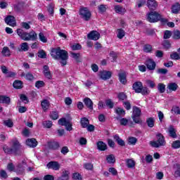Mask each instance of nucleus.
I'll return each instance as SVG.
<instances>
[{
  "mask_svg": "<svg viewBox=\"0 0 180 180\" xmlns=\"http://www.w3.org/2000/svg\"><path fill=\"white\" fill-rule=\"evenodd\" d=\"M158 91H159L160 94H164L165 92V84L159 83L158 84Z\"/></svg>",
  "mask_w": 180,
  "mask_h": 180,
  "instance_id": "obj_49",
  "label": "nucleus"
},
{
  "mask_svg": "<svg viewBox=\"0 0 180 180\" xmlns=\"http://www.w3.org/2000/svg\"><path fill=\"white\" fill-rule=\"evenodd\" d=\"M147 20L150 23H157V22H160L161 25L163 26H165V25H167V22H168V19L164 18L162 15L160 14L155 10L147 14Z\"/></svg>",
  "mask_w": 180,
  "mask_h": 180,
  "instance_id": "obj_3",
  "label": "nucleus"
},
{
  "mask_svg": "<svg viewBox=\"0 0 180 180\" xmlns=\"http://www.w3.org/2000/svg\"><path fill=\"white\" fill-rule=\"evenodd\" d=\"M169 136L172 139H176V130L174 128V126L170 125L169 128Z\"/></svg>",
  "mask_w": 180,
  "mask_h": 180,
  "instance_id": "obj_28",
  "label": "nucleus"
},
{
  "mask_svg": "<svg viewBox=\"0 0 180 180\" xmlns=\"http://www.w3.org/2000/svg\"><path fill=\"white\" fill-rule=\"evenodd\" d=\"M26 144L28 146V147H30V148H35V147H37L39 142H37V140H36L34 138L27 139L26 140Z\"/></svg>",
  "mask_w": 180,
  "mask_h": 180,
  "instance_id": "obj_17",
  "label": "nucleus"
},
{
  "mask_svg": "<svg viewBox=\"0 0 180 180\" xmlns=\"http://www.w3.org/2000/svg\"><path fill=\"white\" fill-rule=\"evenodd\" d=\"M150 89H148L147 86H143L141 89V91L139 92V94H141V95H143V96H147V95H150Z\"/></svg>",
  "mask_w": 180,
  "mask_h": 180,
  "instance_id": "obj_41",
  "label": "nucleus"
},
{
  "mask_svg": "<svg viewBox=\"0 0 180 180\" xmlns=\"http://www.w3.org/2000/svg\"><path fill=\"white\" fill-rule=\"evenodd\" d=\"M143 51L144 53H153V46L151 44H146L143 46Z\"/></svg>",
  "mask_w": 180,
  "mask_h": 180,
  "instance_id": "obj_40",
  "label": "nucleus"
},
{
  "mask_svg": "<svg viewBox=\"0 0 180 180\" xmlns=\"http://www.w3.org/2000/svg\"><path fill=\"white\" fill-rule=\"evenodd\" d=\"M1 53L4 57H10L11 56V50L8 46H4L1 51Z\"/></svg>",
  "mask_w": 180,
  "mask_h": 180,
  "instance_id": "obj_38",
  "label": "nucleus"
},
{
  "mask_svg": "<svg viewBox=\"0 0 180 180\" xmlns=\"http://www.w3.org/2000/svg\"><path fill=\"white\" fill-rule=\"evenodd\" d=\"M96 146L99 151H105V150H108V145H106V143L102 141H98Z\"/></svg>",
  "mask_w": 180,
  "mask_h": 180,
  "instance_id": "obj_21",
  "label": "nucleus"
},
{
  "mask_svg": "<svg viewBox=\"0 0 180 180\" xmlns=\"http://www.w3.org/2000/svg\"><path fill=\"white\" fill-rule=\"evenodd\" d=\"M172 112L175 115H180L179 106L174 105L172 108Z\"/></svg>",
  "mask_w": 180,
  "mask_h": 180,
  "instance_id": "obj_63",
  "label": "nucleus"
},
{
  "mask_svg": "<svg viewBox=\"0 0 180 180\" xmlns=\"http://www.w3.org/2000/svg\"><path fill=\"white\" fill-rule=\"evenodd\" d=\"M118 79L122 85H126L127 84V74H126V72L118 73Z\"/></svg>",
  "mask_w": 180,
  "mask_h": 180,
  "instance_id": "obj_13",
  "label": "nucleus"
},
{
  "mask_svg": "<svg viewBox=\"0 0 180 180\" xmlns=\"http://www.w3.org/2000/svg\"><path fill=\"white\" fill-rule=\"evenodd\" d=\"M117 37L120 39H123L124 36H126V32L124 30L120 28L117 30Z\"/></svg>",
  "mask_w": 180,
  "mask_h": 180,
  "instance_id": "obj_37",
  "label": "nucleus"
},
{
  "mask_svg": "<svg viewBox=\"0 0 180 180\" xmlns=\"http://www.w3.org/2000/svg\"><path fill=\"white\" fill-rule=\"evenodd\" d=\"M115 112L119 116V117H124L126 115V110L120 107L117 108Z\"/></svg>",
  "mask_w": 180,
  "mask_h": 180,
  "instance_id": "obj_30",
  "label": "nucleus"
},
{
  "mask_svg": "<svg viewBox=\"0 0 180 180\" xmlns=\"http://www.w3.org/2000/svg\"><path fill=\"white\" fill-rule=\"evenodd\" d=\"M180 11V4L179 3H175L172 6V13H175L176 15L179 13Z\"/></svg>",
  "mask_w": 180,
  "mask_h": 180,
  "instance_id": "obj_31",
  "label": "nucleus"
},
{
  "mask_svg": "<svg viewBox=\"0 0 180 180\" xmlns=\"http://www.w3.org/2000/svg\"><path fill=\"white\" fill-rule=\"evenodd\" d=\"M131 116H141V110L137 106L133 107V113Z\"/></svg>",
  "mask_w": 180,
  "mask_h": 180,
  "instance_id": "obj_39",
  "label": "nucleus"
},
{
  "mask_svg": "<svg viewBox=\"0 0 180 180\" xmlns=\"http://www.w3.org/2000/svg\"><path fill=\"white\" fill-rule=\"evenodd\" d=\"M114 9L116 13H119L120 15H124L126 13V8L119 5L115 6Z\"/></svg>",
  "mask_w": 180,
  "mask_h": 180,
  "instance_id": "obj_26",
  "label": "nucleus"
},
{
  "mask_svg": "<svg viewBox=\"0 0 180 180\" xmlns=\"http://www.w3.org/2000/svg\"><path fill=\"white\" fill-rule=\"evenodd\" d=\"M39 37L40 41H41L42 43H47V37L44 36V34L43 32L39 33Z\"/></svg>",
  "mask_w": 180,
  "mask_h": 180,
  "instance_id": "obj_54",
  "label": "nucleus"
},
{
  "mask_svg": "<svg viewBox=\"0 0 180 180\" xmlns=\"http://www.w3.org/2000/svg\"><path fill=\"white\" fill-rule=\"evenodd\" d=\"M87 39L89 40H99L101 39V34L96 30H92L87 34Z\"/></svg>",
  "mask_w": 180,
  "mask_h": 180,
  "instance_id": "obj_8",
  "label": "nucleus"
},
{
  "mask_svg": "<svg viewBox=\"0 0 180 180\" xmlns=\"http://www.w3.org/2000/svg\"><path fill=\"white\" fill-rule=\"evenodd\" d=\"M44 85H45L44 82L41 80H38L35 82V87L37 88L38 89H40V88H43Z\"/></svg>",
  "mask_w": 180,
  "mask_h": 180,
  "instance_id": "obj_58",
  "label": "nucleus"
},
{
  "mask_svg": "<svg viewBox=\"0 0 180 180\" xmlns=\"http://www.w3.org/2000/svg\"><path fill=\"white\" fill-rule=\"evenodd\" d=\"M6 25L15 27L16 26V18L13 15H7L4 19Z\"/></svg>",
  "mask_w": 180,
  "mask_h": 180,
  "instance_id": "obj_9",
  "label": "nucleus"
},
{
  "mask_svg": "<svg viewBox=\"0 0 180 180\" xmlns=\"http://www.w3.org/2000/svg\"><path fill=\"white\" fill-rule=\"evenodd\" d=\"M41 106L44 112H47V110H49V108H50V101H49L47 99H44L41 102Z\"/></svg>",
  "mask_w": 180,
  "mask_h": 180,
  "instance_id": "obj_22",
  "label": "nucleus"
},
{
  "mask_svg": "<svg viewBox=\"0 0 180 180\" xmlns=\"http://www.w3.org/2000/svg\"><path fill=\"white\" fill-rule=\"evenodd\" d=\"M106 160L108 164H115L116 162V158H115V155H109L106 158Z\"/></svg>",
  "mask_w": 180,
  "mask_h": 180,
  "instance_id": "obj_44",
  "label": "nucleus"
},
{
  "mask_svg": "<svg viewBox=\"0 0 180 180\" xmlns=\"http://www.w3.org/2000/svg\"><path fill=\"white\" fill-rule=\"evenodd\" d=\"M145 65L149 71H154L155 67H157V63L154 61V59L148 58L145 61Z\"/></svg>",
  "mask_w": 180,
  "mask_h": 180,
  "instance_id": "obj_7",
  "label": "nucleus"
},
{
  "mask_svg": "<svg viewBox=\"0 0 180 180\" xmlns=\"http://www.w3.org/2000/svg\"><path fill=\"white\" fill-rule=\"evenodd\" d=\"M83 102L87 109H89V110H94V102L91 98L86 97L84 98Z\"/></svg>",
  "mask_w": 180,
  "mask_h": 180,
  "instance_id": "obj_15",
  "label": "nucleus"
},
{
  "mask_svg": "<svg viewBox=\"0 0 180 180\" xmlns=\"http://www.w3.org/2000/svg\"><path fill=\"white\" fill-rule=\"evenodd\" d=\"M22 85H23V82L20 80H15L13 84V86L15 89H22V88L23 87Z\"/></svg>",
  "mask_w": 180,
  "mask_h": 180,
  "instance_id": "obj_33",
  "label": "nucleus"
},
{
  "mask_svg": "<svg viewBox=\"0 0 180 180\" xmlns=\"http://www.w3.org/2000/svg\"><path fill=\"white\" fill-rule=\"evenodd\" d=\"M147 4V0H138L136 2V5L138 8H142V6H144Z\"/></svg>",
  "mask_w": 180,
  "mask_h": 180,
  "instance_id": "obj_62",
  "label": "nucleus"
},
{
  "mask_svg": "<svg viewBox=\"0 0 180 180\" xmlns=\"http://www.w3.org/2000/svg\"><path fill=\"white\" fill-rule=\"evenodd\" d=\"M146 124L148 125V127H150V129H153L155 124V120L154 117H148L146 119Z\"/></svg>",
  "mask_w": 180,
  "mask_h": 180,
  "instance_id": "obj_29",
  "label": "nucleus"
},
{
  "mask_svg": "<svg viewBox=\"0 0 180 180\" xmlns=\"http://www.w3.org/2000/svg\"><path fill=\"white\" fill-rule=\"evenodd\" d=\"M70 178V172L64 170L60 176L58 177L57 180H68Z\"/></svg>",
  "mask_w": 180,
  "mask_h": 180,
  "instance_id": "obj_24",
  "label": "nucleus"
},
{
  "mask_svg": "<svg viewBox=\"0 0 180 180\" xmlns=\"http://www.w3.org/2000/svg\"><path fill=\"white\" fill-rule=\"evenodd\" d=\"M80 124L82 129H86V127H88V125L89 124V120H88V118L86 117L81 118Z\"/></svg>",
  "mask_w": 180,
  "mask_h": 180,
  "instance_id": "obj_32",
  "label": "nucleus"
},
{
  "mask_svg": "<svg viewBox=\"0 0 180 180\" xmlns=\"http://www.w3.org/2000/svg\"><path fill=\"white\" fill-rule=\"evenodd\" d=\"M172 148H174L175 150L180 148V141L177 140V141H173L172 143Z\"/></svg>",
  "mask_w": 180,
  "mask_h": 180,
  "instance_id": "obj_56",
  "label": "nucleus"
},
{
  "mask_svg": "<svg viewBox=\"0 0 180 180\" xmlns=\"http://www.w3.org/2000/svg\"><path fill=\"white\" fill-rule=\"evenodd\" d=\"M157 141H150L149 144L153 148H160V147H162V146H165V137L162 134L159 133L156 135Z\"/></svg>",
  "mask_w": 180,
  "mask_h": 180,
  "instance_id": "obj_5",
  "label": "nucleus"
},
{
  "mask_svg": "<svg viewBox=\"0 0 180 180\" xmlns=\"http://www.w3.org/2000/svg\"><path fill=\"white\" fill-rule=\"evenodd\" d=\"M157 74H160L161 75H166L168 73V70L165 68H159L156 71Z\"/></svg>",
  "mask_w": 180,
  "mask_h": 180,
  "instance_id": "obj_55",
  "label": "nucleus"
},
{
  "mask_svg": "<svg viewBox=\"0 0 180 180\" xmlns=\"http://www.w3.org/2000/svg\"><path fill=\"white\" fill-rule=\"evenodd\" d=\"M117 98L120 102L124 103V101H127V94L124 92H120L117 94Z\"/></svg>",
  "mask_w": 180,
  "mask_h": 180,
  "instance_id": "obj_23",
  "label": "nucleus"
},
{
  "mask_svg": "<svg viewBox=\"0 0 180 180\" xmlns=\"http://www.w3.org/2000/svg\"><path fill=\"white\" fill-rule=\"evenodd\" d=\"M11 97L5 95H0V103L9 105H11Z\"/></svg>",
  "mask_w": 180,
  "mask_h": 180,
  "instance_id": "obj_19",
  "label": "nucleus"
},
{
  "mask_svg": "<svg viewBox=\"0 0 180 180\" xmlns=\"http://www.w3.org/2000/svg\"><path fill=\"white\" fill-rule=\"evenodd\" d=\"M167 89H169V91L175 92L178 89V84L175 82L169 83Z\"/></svg>",
  "mask_w": 180,
  "mask_h": 180,
  "instance_id": "obj_34",
  "label": "nucleus"
},
{
  "mask_svg": "<svg viewBox=\"0 0 180 180\" xmlns=\"http://www.w3.org/2000/svg\"><path fill=\"white\" fill-rule=\"evenodd\" d=\"M37 57H39V58H47V53L44 50L41 49L37 53Z\"/></svg>",
  "mask_w": 180,
  "mask_h": 180,
  "instance_id": "obj_47",
  "label": "nucleus"
},
{
  "mask_svg": "<svg viewBox=\"0 0 180 180\" xmlns=\"http://www.w3.org/2000/svg\"><path fill=\"white\" fill-rule=\"evenodd\" d=\"M79 15L81 16L82 19L86 22H88V20H90L92 14L88 8L84 7L79 9Z\"/></svg>",
  "mask_w": 180,
  "mask_h": 180,
  "instance_id": "obj_6",
  "label": "nucleus"
},
{
  "mask_svg": "<svg viewBox=\"0 0 180 180\" xmlns=\"http://www.w3.org/2000/svg\"><path fill=\"white\" fill-rule=\"evenodd\" d=\"M46 167L49 169H53L54 171H58L60 168V163L57 161H51L47 165Z\"/></svg>",
  "mask_w": 180,
  "mask_h": 180,
  "instance_id": "obj_11",
  "label": "nucleus"
},
{
  "mask_svg": "<svg viewBox=\"0 0 180 180\" xmlns=\"http://www.w3.org/2000/svg\"><path fill=\"white\" fill-rule=\"evenodd\" d=\"M17 34L20 39L25 41H29L30 40H32V41H36V40H37V33H36L33 30L29 33L23 31L22 29H18Z\"/></svg>",
  "mask_w": 180,
  "mask_h": 180,
  "instance_id": "obj_4",
  "label": "nucleus"
},
{
  "mask_svg": "<svg viewBox=\"0 0 180 180\" xmlns=\"http://www.w3.org/2000/svg\"><path fill=\"white\" fill-rule=\"evenodd\" d=\"M100 78H101V79H103V81L110 79V78H112V72L108 70L101 71Z\"/></svg>",
  "mask_w": 180,
  "mask_h": 180,
  "instance_id": "obj_12",
  "label": "nucleus"
},
{
  "mask_svg": "<svg viewBox=\"0 0 180 180\" xmlns=\"http://www.w3.org/2000/svg\"><path fill=\"white\" fill-rule=\"evenodd\" d=\"M147 6L150 9V11H155L157 7L158 6V4L155 0H148L147 1Z\"/></svg>",
  "mask_w": 180,
  "mask_h": 180,
  "instance_id": "obj_14",
  "label": "nucleus"
},
{
  "mask_svg": "<svg viewBox=\"0 0 180 180\" xmlns=\"http://www.w3.org/2000/svg\"><path fill=\"white\" fill-rule=\"evenodd\" d=\"M114 139L115 141L117 143L118 146H120L121 147H124V146H126V143H124V141L120 139V137L118 135H115L114 136Z\"/></svg>",
  "mask_w": 180,
  "mask_h": 180,
  "instance_id": "obj_35",
  "label": "nucleus"
},
{
  "mask_svg": "<svg viewBox=\"0 0 180 180\" xmlns=\"http://www.w3.org/2000/svg\"><path fill=\"white\" fill-rule=\"evenodd\" d=\"M15 172H16L17 175H23V174H25V168H23V165H22V164H19L17 166Z\"/></svg>",
  "mask_w": 180,
  "mask_h": 180,
  "instance_id": "obj_36",
  "label": "nucleus"
},
{
  "mask_svg": "<svg viewBox=\"0 0 180 180\" xmlns=\"http://www.w3.org/2000/svg\"><path fill=\"white\" fill-rule=\"evenodd\" d=\"M162 46L164 47V49H165L166 50H169V49H171V42L169 41V40H165L162 44Z\"/></svg>",
  "mask_w": 180,
  "mask_h": 180,
  "instance_id": "obj_51",
  "label": "nucleus"
},
{
  "mask_svg": "<svg viewBox=\"0 0 180 180\" xmlns=\"http://www.w3.org/2000/svg\"><path fill=\"white\" fill-rule=\"evenodd\" d=\"M49 117L52 120H57L58 119V112L57 110L51 112Z\"/></svg>",
  "mask_w": 180,
  "mask_h": 180,
  "instance_id": "obj_46",
  "label": "nucleus"
},
{
  "mask_svg": "<svg viewBox=\"0 0 180 180\" xmlns=\"http://www.w3.org/2000/svg\"><path fill=\"white\" fill-rule=\"evenodd\" d=\"M71 57L72 58H74L75 60L76 63H82V58H81V53H71Z\"/></svg>",
  "mask_w": 180,
  "mask_h": 180,
  "instance_id": "obj_25",
  "label": "nucleus"
},
{
  "mask_svg": "<svg viewBox=\"0 0 180 180\" xmlns=\"http://www.w3.org/2000/svg\"><path fill=\"white\" fill-rule=\"evenodd\" d=\"M72 178L75 180H82V176H81V174L78 172H75L72 175Z\"/></svg>",
  "mask_w": 180,
  "mask_h": 180,
  "instance_id": "obj_64",
  "label": "nucleus"
},
{
  "mask_svg": "<svg viewBox=\"0 0 180 180\" xmlns=\"http://www.w3.org/2000/svg\"><path fill=\"white\" fill-rule=\"evenodd\" d=\"M48 148L49 150H57L60 148V143L58 141H49L48 142Z\"/></svg>",
  "mask_w": 180,
  "mask_h": 180,
  "instance_id": "obj_18",
  "label": "nucleus"
},
{
  "mask_svg": "<svg viewBox=\"0 0 180 180\" xmlns=\"http://www.w3.org/2000/svg\"><path fill=\"white\" fill-rule=\"evenodd\" d=\"M3 124H4V126H6L7 127H13V122H12V120L11 119L4 120Z\"/></svg>",
  "mask_w": 180,
  "mask_h": 180,
  "instance_id": "obj_53",
  "label": "nucleus"
},
{
  "mask_svg": "<svg viewBox=\"0 0 180 180\" xmlns=\"http://www.w3.org/2000/svg\"><path fill=\"white\" fill-rule=\"evenodd\" d=\"M50 54L53 60L59 61L62 67H65L68 61V51L61 49L60 47L51 48Z\"/></svg>",
  "mask_w": 180,
  "mask_h": 180,
  "instance_id": "obj_1",
  "label": "nucleus"
},
{
  "mask_svg": "<svg viewBox=\"0 0 180 180\" xmlns=\"http://www.w3.org/2000/svg\"><path fill=\"white\" fill-rule=\"evenodd\" d=\"M27 7V4L25 1H19L17 4H14L13 8L15 12H22L25 8Z\"/></svg>",
  "mask_w": 180,
  "mask_h": 180,
  "instance_id": "obj_10",
  "label": "nucleus"
},
{
  "mask_svg": "<svg viewBox=\"0 0 180 180\" xmlns=\"http://www.w3.org/2000/svg\"><path fill=\"white\" fill-rule=\"evenodd\" d=\"M170 58L172 60H180V56L176 52H173L172 54H170Z\"/></svg>",
  "mask_w": 180,
  "mask_h": 180,
  "instance_id": "obj_61",
  "label": "nucleus"
},
{
  "mask_svg": "<svg viewBox=\"0 0 180 180\" xmlns=\"http://www.w3.org/2000/svg\"><path fill=\"white\" fill-rule=\"evenodd\" d=\"M71 49L73 51H75L77 50H81V49H82V46L81 44H75L71 46Z\"/></svg>",
  "mask_w": 180,
  "mask_h": 180,
  "instance_id": "obj_57",
  "label": "nucleus"
},
{
  "mask_svg": "<svg viewBox=\"0 0 180 180\" xmlns=\"http://www.w3.org/2000/svg\"><path fill=\"white\" fill-rule=\"evenodd\" d=\"M126 163L128 168H134L136 166V162L131 159L127 160Z\"/></svg>",
  "mask_w": 180,
  "mask_h": 180,
  "instance_id": "obj_48",
  "label": "nucleus"
},
{
  "mask_svg": "<svg viewBox=\"0 0 180 180\" xmlns=\"http://www.w3.org/2000/svg\"><path fill=\"white\" fill-rule=\"evenodd\" d=\"M172 36V32L169 30H165L164 32V37L163 38L165 39L166 40L169 39Z\"/></svg>",
  "mask_w": 180,
  "mask_h": 180,
  "instance_id": "obj_60",
  "label": "nucleus"
},
{
  "mask_svg": "<svg viewBox=\"0 0 180 180\" xmlns=\"http://www.w3.org/2000/svg\"><path fill=\"white\" fill-rule=\"evenodd\" d=\"M42 124L45 129H51L53 127V122L50 120L44 121Z\"/></svg>",
  "mask_w": 180,
  "mask_h": 180,
  "instance_id": "obj_43",
  "label": "nucleus"
},
{
  "mask_svg": "<svg viewBox=\"0 0 180 180\" xmlns=\"http://www.w3.org/2000/svg\"><path fill=\"white\" fill-rule=\"evenodd\" d=\"M172 39L174 40H180V31L179 30H176L173 31Z\"/></svg>",
  "mask_w": 180,
  "mask_h": 180,
  "instance_id": "obj_45",
  "label": "nucleus"
},
{
  "mask_svg": "<svg viewBox=\"0 0 180 180\" xmlns=\"http://www.w3.org/2000/svg\"><path fill=\"white\" fill-rule=\"evenodd\" d=\"M143 87V82H136L132 85V89L135 91L136 94H140L141 92V88Z\"/></svg>",
  "mask_w": 180,
  "mask_h": 180,
  "instance_id": "obj_16",
  "label": "nucleus"
},
{
  "mask_svg": "<svg viewBox=\"0 0 180 180\" xmlns=\"http://www.w3.org/2000/svg\"><path fill=\"white\" fill-rule=\"evenodd\" d=\"M128 143L131 146H136V144L137 143V138L134 137V136H130L128 139Z\"/></svg>",
  "mask_w": 180,
  "mask_h": 180,
  "instance_id": "obj_50",
  "label": "nucleus"
},
{
  "mask_svg": "<svg viewBox=\"0 0 180 180\" xmlns=\"http://www.w3.org/2000/svg\"><path fill=\"white\" fill-rule=\"evenodd\" d=\"M19 51H29V44L27 42L22 43Z\"/></svg>",
  "mask_w": 180,
  "mask_h": 180,
  "instance_id": "obj_42",
  "label": "nucleus"
},
{
  "mask_svg": "<svg viewBox=\"0 0 180 180\" xmlns=\"http://www.w3.org/2000/svg\"><path fill=\"white\" fill-rule=\"evenodd\" d=\"M21 77H24L27 81H33V79H34V76L30 72H27V74L22 72L21 73Z\"/></svg>",
  "mask_w": 180,
  "mask_h": 180,
  "instance_id": "obj_27",
  "label": "nucleus"
},
{
  "mask_svg": "<svg viewBox=\"0 0 180 180\" xmlns=\"http://www.w3.org/2000/svg\"><path fill=\"white\" fill-rule=\"evenodd\" d=\"M44 75L48 79H53V75H51V72H50V68L47 65H44Z\"/></svg>",
  "mask_w": 180,
  "mask_h": 180,
  "instance_id": "obj_20",
  "label": "nucleus"
},
{
  "mask_svg": "<svg viewBox=\"0 0 180 180\" xmlns=\"http://www.w3.org/2000/svg\"><path fill=\"white\" fill-rule=\"evenodd\" d=\"M3 150L5 153V154H7L8 155H11L13 154V155L15 156H20L22 154H23L25 150L22 147V144H20V142L18 141V139H15L12 141V146L11 147L4 146L3 148Z\"/></svg>",
  "mask_w": 180,
  "mask_h": 180,
  "instance_id": "obj_2",
  "label": "nucleus"
},
{
  "mask_svg": "<svg viewBox=\"0 0 180 180\" xmlns=\"http://www.w3.org/2000/svg\"><path fill=\"white\" fill-rule=\"evenodd\" d=\"M131 118L133 120V122H134L136 124H141L143 123V121L141 120V118H140V116H131Z\"/></svg>",
  "mask_w": 180,
  "mask_h": 180,
  "instance_id": "obj_52",
  "label": "nucleus"
},
{
  "mask_svg": "<svg viewBox=\"0 0 180 180\" xmlns=\"http://www.w3.org/2000/svg\"><path fill=\"white\" fill-rule=\"evenodd\" d=\"M99 13H105L106 12V6L101 4L98 6Z\"/></svg>",
  "mask_w": 180,
  "mask_h": 180,
  "instance_id": "obj_59",
  "label": "nucleus"
}]
</instances>
